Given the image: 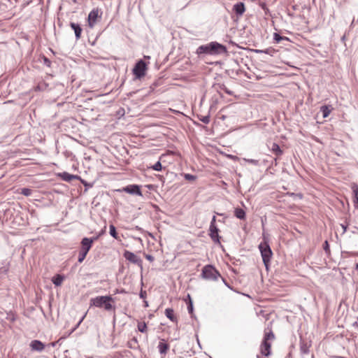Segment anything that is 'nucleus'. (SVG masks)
<instances>
[{"label": "nucleus", "mask_w": 358, "mask_h": 358, "mask_svg": "<svg viewBox=\"0 0 358 358\" xmlns=\"http://www.w3.org/2000/svg\"><path fill=\"white\" fill-rule=\"evenodd\" d=\"M352 189L354 194V206L356 208L358 209V185L357 184H353L352 185Z\"/></svg>", "instance_id": "16"}, {"label": "nucleus", "mask_w": 358, "mask_h": 358, "mask_svg": "<svg viewBox=\"0 0 358 358\" xmlns=\"http://www.w3.org/2000/svg\"><path fill=\"white\" fill-rule=\"evenodd\" d=\"M320 110L322 113L323 117H327L331 113V109L327 106H321Z\"/></svg>", "instance_id": "23"}, {"label": "nucleus", "mask_w": 358, "mask_h": 358, "mask_svg": "<svg viewBox=\"0 0 358 358\" xmlns=\"http://www.w3.org/2000/svg\"><path fill=\"white\" fill-rule=\"evenodd\" d=\"M43 64L46 65L47 66H50L51 62L46 57H43Z\"/></svg>", "instance_id": "36"}, {"label": "nucleus", "mask_w": 358, "mask_h": 358, "mask_svg": "<svg viewBox=\"0 0 358 358\" xmlns=\"http://www.w3.org/2000/svg\"><path fill=\"white\" fill-rule=\"evenodd\" d=\"M155 171H159L162 169V166L160 162H157L155 164V165L152 167Z\"/></svg>", "instance_id": "31"}, {"label": "nucleus", "mask_w": 358, "mask_h": 358, "mask_svg": "<svg viewBox=\"0 0 358 358\" xmlns=\"http://www.w3.org/2000/svg\"><path fill=\"white\" fill-rule=\"evenodd\" d=\"M271 345L269 342L263 341L260 347L261 353L266 357L269 356L271 355Z\"/></svg>", "instance_id": "11"}, {"label": "nucleus", "mask_w": 358, "mask_h": 358, "mask_svg": "<svg viewBox=\"0 0 358 358\" xmlns=\"http://www.w3.org/2000/svg\"><path fill=\"white\" fill-rule=\"evenodd\" d=\"M124 257L127 260L136 264H139L141 262V260L139 259V257H138L137 255L127 250L124 252Z\"/></svg>", "instance_id": "10"}, {"label": "nucleus", "mask_w": 358, "mask_h": 358, "mask_svg": "<svg viewBox=\"0 0 358 358\" xmlns=\"http://www.w3.org/2000/svg\"><path fill=\"white\" fill-rule=\"evenodd\" d=\"M71 27L73 29L76 40L79 39L82 33V28L78 24L71 22L70 24Z\"/></svg>", "instance_id": "14"}, {"label": "nucleus", "mask_w": 358, "mask_h": 358, "mask_svg": "<svg viewBox=\"0 0 358 358\" xmlns=\"http://www.w3.org/2000/svg\"><path fill=\"white\" fill-rule=\"evenodd\" d=\"M215 222H216V217H215V216H213L212 218V220L210 222V226H216Z\"/></svg>", "instance_id": "38"}, {"label": "nucleus", "mask_w": 358, "mask_h": 358, "mask_svg": "<svg viewBox=\"0 0 358 358\" xmlns=\"http://www.w3.org/2000/svg\"><path fill=\"white\" fill-rule=\"evenodd\" d=\"M92 246V241L89 238H83L81 241V248L80 252L87 255L90 248Z\"/></svg>", "instance_id": "7"}, {"label": "nucleus", "mask_w": 358, "mask_h": 358, "mask_svg": "<svg viewBox=\"0 0 358 358\" xmlns=\"http://www.w3.org/2000/svg\"><path fill=\"white\" fill-rule=\"evenodd\" d=\"M234 215L240 220L245 219V212L244 210L240 208H235Z\"/></svg>", "instance_id": "19"}, {"label": "nucleus", "mask_w": 358, "mask_h": 358, "mask_svg": "<svg viewBox=\"0 0 358 358\" xmlns=\"http://www.w3.org/2000/svg\"><path fill=\"white\" fill-rule=\"evenodd\" d=\"M65 279V276L61 274H57L52 278V282L55 286H59L62 285Z\"/></svg>", "instance_id": "15"}, {"label": "nucleus", "mask_w": 358, "mask_h": 358, "mask_svg": "<svg viewBox=\"0 0 358 358\" xmlns=\"http://www.w3.org/2000/svg\"><path fill=\"white\" fill-rule=\"evenodd\" d=\"M275 338V336L272 331H269L268 332H266L263 341H266V342H268L270 340H273Z\"/></svg>", "instance_id": "24"}, {"label": "nucleus", "mask_w": 358, "mask_h": 358, "mask_svg": "<svg viewBox=\"0 0 358 358\" xmlns=\"http://www.w3.org/2000/svg\"><path fill=\"white\" fill-rule=\"evenodd\" d=\"M113 299L110 296H101L92 298L90 299V306H94L96 307H103L106 310H110L113 308V306L110 301Z\"/></svg>", "instance_id": "2"}, {"label": "nucleus", "mask_w": 358, "mask_h": 358, "mask_svg": "<svg viewBox=\"0 0 358 358\" xmlns=\"http://www.w3.org/2000/svg\"><path fill=\"white\" fill-rule=\"evenodd\" d=\"M209 236L211 238V239L213 241V242L216 243H220V237L219 236V229L217 228V226H210V228H209Z\"/></svg>", "instance_id": "8"}, {"label": "nucleus", "mask_w": 358, "mask_h": 358, "mask_svg": "<svg viewBox=\"0 0 358 358\" xmlns=\"http://www.w3.org/2000/svg\"><path fill=\"white\" fill-rule=\"evenodd\" d=\"M271 151L278 157L282 154V150L280 149V146L275 143L272 145Z\"/></svg>", "instance_id": "21"}, {"label": "nucleus", "mask_w": 358, "mask_h": 358, "mask_svg": "<svg viewBox=\"0 0 358 358\" xmlns=\"http://www.w3.org/2000/svg\"><path fill=\"white\" fill-rule=\"evenodd\" d=\"M138 329L141 333L147 332V324L145 322H138Z\"/></svg>", "instance_id": "28"}, {"label": "nucleus", "mask_w": 358, "mask_h": 358, "mask_svg": "<svg viewBox=\"0 0 358 358\" xmlns=\"http://www.w3.org/2000/svg\"><path fill=\"white\" fill-rule=\"evenodd\" d=\"M86 256H87V255L81 253V252H79L78 259V262L79 263L83 262V260L85 259Z\"/></svg>", "instance_id": "33"}, {"label": "nucleus", "mask_w": 358, "mask_h": 358, "mask_svg": "<svg viewBox=\"0 0 358 358\" xmlns=\"http://www.w3.org/2000/svg\"><path fill=\"white\" fill-rule=\"evenodd\" d=\"M301 353L308 354L309 352V345L306 343H301L300 346Z\"/></svg>", "instance_id": "26"}, {"label": "nucleus", "mask_w": 358, "mask_h": 358, "mask_svg": "<svg viewBox=\"0 0 358 358\" xmlns=\"http://www.w3.org/2000/svg\"><path fill=\"white\" fill-rule=\"evenodd\" d=\"M200 120L205 124H208L210 122V117L209 116H203V117H202V118L200 119Z\"/></svg>", "instance_id": "35"}, {"label": "nucleus", "mask_w": 358, "mask_h": 358, "mask_svg": "<svg viewBox=\"0 0 358 358\" xmlns=\"http://www.w3.org/2000/svg\"><path fill=\"white\" fill-rule=\"evenodd\" d=\"M98 18H101V13L98 8L93 9L88 15V23L90 27H93Z\"/></svg>", "instance_id": "6"}, {"label": "nucleus", "mask_w": 358, "mask_h": 358, "mask_svg": "<svg viewBox=\"0 0 358 358\" xmlns=\"http://www.w3.org/2000/svg\"><path fill=\"white\" fill-rule=\"evenodd\" d=\"M263 241L259 245V249L262 257L263 263L266 268L268 269L270 262L273 256V252L268 244V236L264 232L262 234Z\"/></svg>", "instance_id": "1"}, {"label": "nucleus", "mask_w": 358, "mask_h": 358, "mask_svg": "<svg viewBox=\"0 0 358 358\" xmlns=\"http://www.w3.org/2000/svg\"><path fill=\"white\" fill-rule=\"evenodd\" d=\"M225 92H226L227 94H231V92H229V91H228V90H225Z\"/></svg>", "instance_id": "47"}, {"label": "nucleus", "mask_w": 358, "mask_h": 358, "mask_svg": "<svg viewBox=\"0 0 358 358\" xmlns=\"http://www.w3.org/2000/svg\"><path fill=\"white\" fill-rule=\"evenodd\" d=\"M90 238V240L92 241V243H93L95 241H96L99 238V236L92 237V238Z\"/></svg>", "instance_id": "42"}, {"label": "nucleus", "mask_w": 358, "mask_h": 358, "mask_svg": "<svg viewBox=\"0 0 358 358\" xmlns=\"http://www.w3.org/2000/svg\"><path fill=\"white\" fill-rule=\"evenodd\" d=\"M245 162H247L249 164H251L255 166H258L259 164V160L253 159H244Z\"/></svg>", "instance_id": "30"}, {"label": "nucleus", "mask_w": 358, "mask_h": 358, "mask_svg": "<svg viewBox=\"0 0 358 358\" xmlns=\"http://www.w3.org/2000/svg\"><path fill=\"white\" fill-rule=\"evenodd\" d=\"M62 7H59V12L58 13V17H57V24L59 26H62L63 23L65 22L64 20V13L61 12Z\"/></svg>", "instance_id": "22"}, {"label": "nucleus", "mask_w": 358, "mask_h": 358, "mask_svg": "<svg viewBox=\"0 0 358 358\" xmlns=\"http://www.w3.org/2000/svg\"><path fill=\"white\" fill-rule=\"evenodd\" d=\"M210 55H216L227 52V48L224 45L217 43L211 42L209 43Z\"/></svg>", "instance_id": "5"}, {"label": "nucleus", "mask_w": 358, "mask_h": 358, "mask_svg": "<svg viewBox=\"0 0 358 358\" xmlns=\"http://www.w3.org/2000/svg\"><path fill=\"white\" fill-rule=\"evenodd\" d=\"M233 10L237 15L241 16L245 10V5L243 2L237 3L234 6Z\"/></svg>", "instance_id": "13"}, {"label": "nucleus", "mask_w": 358, "mask_h": 358, "mask_svg": "<svg viewBox=\"0 0 358 358\" xmlns=\"http://www.w3.org/2000/svg\"><path fill=\"white\" fill-rule=\"evenodd\" d=\"M341 227L343 228V232L345 233L347 231V226L341 224Z\"/></svg>", "instance_id": "44"}, {"label": "nucleus", "mask_w": 358, "mask_h": 358, "mask_svg": "<svg viewBox=\"0 0 358 358\" xmlns=\"http://www.w3.org/2000/svg\"><path fill=\"white\" fill-rule=\"evenodd\" d=\"M32 190L29 188H22L21 189V194H22L24 196H30L31 194Z\"/></svg>", "instance_id": "29"}, {"label": "nucleus", "mask_w": 358, "mask_h": 358, "mask_svg": "<svg viewBox=\"0 0 358 358\" xmlns=\"http://www.w3.org/2000/svg\"><path fill=\"white\" fill-rule=\"evenodd\" d=\"M188 298L189 299V304L188 305L187 308H188L189 312V313H192V310H193L192 301V300H191V298H190V296H189V295H188Z\"/></svg>", "instance_id": "37"}, {"label": "nucleus", "mask_w": 358, "mask_h": 358, "mask_svg": "<svg viewBox=\"0 0 358 358\" xmlns=\"http://www.w3.org/2000/svg\"><path fill=\"white\" fill-rule=\"evenodd\" d=\"M257 52H264V53H268V50H256Z\"/></svg>", "instance_id": "45"}, {"label": "nucleus", "mask_w": 358, "mask_h": 358, "mask_svg": "<svg viewBox=\"0 0 358 358\" xmlns=\"http://www.w3.org/2000/svg\"><path fill=\"white\" fill-rule=\"evenodd\" d=\"M273 39L274 41L277 43H279L282 40H286L287 41L288 40V38H287L286 36H281L278 33H274L273 34Z\"/></svg>", "instance_id": "25"}, {"label": "nucleus", "mask_w": 358, "mask_h": 358, "mask_svg": "<svg viewBox=\"0 0 358 358\" xmlns=\"http://www.w3.org/2000/svg\"><path fill=\"white\" fill-rule=\"evenodd\" d=\"M124 191L131 194L142 196L140 186L137 185H128L124 188Z\"/></svg>", "instance_id": "9"}, {"label": "nucleus", "mask_w": 358, "mask_h": 358, "mask_svg": "<svg viewBox=\"0 0 358 358\" xmlns=\"http://www.w3.org/2000/svg\"><path fill=\"white\" fill-rule=\"evenodd\" d=\"M64 341H65V338H63V337H62V338H59L57 342L52 343V346H55L56 345H62V343L63 342H64Z\"/></svg>", "instance_id": "34"}, {"label": "nucleus", "mask_w": 358, "mask_h": 358, "mask_svg": "<svg viewBox=\"0 0 358 358\" xmlns=\"http://www.w3.org/2000/svg\"><path fill=\"white\" fill-rule=\"evenodd\" d=\"M109 228H110L109 233H110V236H113L114 238L117 239L118 236H117V233L116 231L115 227L113 224H110Z\"/></svg>", "instance_id": "27"}, {"label": "nucleus", "mask_w": 358, "mask_h": 358, "mask_svg": "<svg viewBox=\"0 0 358 358\" xmlns=\"http://www.w3.org/2000/svg\"><path fill=\"white\" fill-rule=\"evenodd\" d=\"M196 53L200 54H208L210 55L209 43L204 45L199 46L196 50Z\"/></svg>", "instance_id": "18"}, {"label": "nucleus", "mask_w": 358, "mask_h": 358, "mask_svg": "<svg viewBox=\"0 0 358 358\" xmlns=\"http://www.w3.org/2000/svg\"><path fill=\"white\" fill-rule=\"evenodd\" d=\"M82 320H83V318L79 321L78 324H79L80 323H81Z\"/></svg>", "instance_id": "49"}, {"label": "nucleus", "mask_w": 358, "mask_h": 358, "mask_svg": "<svg viewBox=\"0 0 358 358\" xmlns=\"http://www.w3.org/2000/svg\"><path fill=\"white\" fill-rule=\"evenodd\" d=\"M146 69L145 62L143 60L140 59L134 66V68L133 69V73L136 78L140 79L145 76Z\"/></svg>", "instance_id": "4"}, {"label": "nucleus", "mask_w": 358, "mask_h": 358, "mask_svg": "<svg viewBox=\"0 0 358 358\" xmlns=\"http://www.w3.org/2000/svg\"><path fill=\"white\" fill-rule=\"evenodd\" d=\"M355 229L358 231V228L355 227Z\"/></svg>", "instance_id": "50"}, {"label": "nucleus", "mask_w": 358, "mask_h": 358, "mask_svg": "<svg viewBox=\"0 0 358 358\" xmlns=\"http://www.w3.org/2000/svg\"><path fill=\"white\" fill-rule=\"evenodd\" d=\"M68 178H69V181H70L73 178H78V176L69 174Z\"/></svg>", "instance_id": "41"}, {"label": "nucleus", "mask_w": 358, "mask_h": 358, "mask_svg": "<svg viewBox=\"0 0 358 358\" xmlns=\"http://www.w3.org/2000/svg\"><path fill=\"white\" fill-rule=\"evenodd\" d=\"M62 178L64 180L67 181V172H64L62 175Z\"/></svg>", "instance_id": "40"}, {"label": "nucleus", "mask_w": 358, "mask_h": 358, "mask_svg": "<svg viewBox=\"0 0 358 358\" xmlns=\"http://www.w3.org/2000/svg\"><path fill=\"white\" fill-rule=\"evenodd\" d=\"M30 348L32 350L41 352L44 349L45 345L41 341L34 340L31 342Z\"/></svg>", "instance_id": "12"}, {"label": "nucleus", "mask_w": 358, "mask_h": 358, "mask_svg": "<svg viewBox=\"0 0 358 358\" xmlns=\"http://www.w3.org/2000/svg\"><path fill=\"white\" fill-rule=\"evenodd\" d=\"M144 294H144V293H143V292H141V294H140V296H141V298H143V297H144Z\"/></svg>", "instance_id": "46"}, {"label": "nucleus", "mask_w": 358, "mask_h": 358, "mask_svg": "<svg viewBox=\"0 0 358 358\" xmlns=\"http://www.w3.org/2000/svg\"><path fill=\"white\" fill-rule=\"evenodd\" d=\"M324 250L326 252L329 250V243H328V242L327 241L324 242Z\"/></svg>", "instance_id": "39"}, {"label": "nucleus", "mask_w": 358, "mask_h": 358, "mask_svg": "<svg viewBox=\"0 0 358 358\" xmlns=\"http://www.w3.org/2000/svg\"><path fill=\"white\" fill-rule=\"evenodd\" d=\"M222 281L225 283V285H227V283L226 282L224 278H222Z\"/></svg>", "instance_id": "48"}, {"label": "nucleus", "mask_w": 358, "mask_h": 358, "mask_svg": "<svg viewBox=\"0 0 358 358\" xmlns=\"http://www.w3.org/2000/svg\"><path fill=\"white\" fill-rule=\"evenodd\" d=\"M158 349L160 354L166 355L168 350L169 349V345L164 342H159L158 345Z\"/></svg>", "instance_id": "17"}, {"label": "nucleus", "mask_w": 358, "mask_h": 358, "mask_svg": "<svg viewBox=\"0 0 358 358\" xmlns=\"http://www.w3.org/2000/svg\"><path fill=\"white\" fill-rule=\"evenodd\" d=\"M165 315L172 322H177V318L174 315V310L172 308H166L165 310Z\"/></svg>", "instance_id": "20"}, {"label": "nucleus", "mask_w": 358, "mask_h": 358, "mask_svg": "<svg viewBox=\"0 0 358 358\" xmlns=\"http://www.w3.org/2000/svg\"><path fill=\"white\" fill-rule=\"evenodd\" d=\"M146 258H147V259H148L150 261H152L154 259V257L151 255H147Z\"/></svg>", "instance_id": "43"}, {"label": "nucleus", "mask_w": 358, "mask_h": 358, "mask_svg": "<svg viewBox=\"0 0 358 358\" xmlns=\"http://www.w3.org/2000/svg\"><path fill=\"white\" fill-rule=\"evenodd\" d=\"M219 271L212 265L205 266L202 269L201 277L208 280H217L220 277Z\"/></svg>", "instance_id": "3"}, {"label": "nucleus", "mask_w": 358, "mask_h": 358, "mask_svg": "<svg viewBox=\"0 0 358 358\" xmlns=\"http://www.w3.org/2000/svg\"><path fill=\"white\" fill-rule=\"evenodd\" d=\"M185 178L187 180H194L196 179V176L189 173H186L184 176Z\"/></svg>", "instance_id": "32"}]
</instances>
